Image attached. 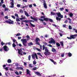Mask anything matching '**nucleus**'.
I'll use <instances>...</instances> for the list:
<instances>
[{
    "instance_id": "e433bc0d",
    "label": "nucleus",
    "mask_w": 77,
    "mask_h": 77,
    "mask_svg": "<svg viewBox=\"0 0 77 77\" xmlns=\"http://www.w3.org/2000/svg\"><path fill=\"white\" fill-rule=\"evenodd\" d=\"M12 46L13 47H16V45L15 44V43H13L12 44Z\"/></svg>"
},
{
    "instance_id": "bf43d9fd",
    "label": "nucleus",
    "mask_w": 77,
    "mask_h": 77,
    "mask_svg": "<svg viewBox=\"0 0 77 77\" xmlns=\"http://www.w3.org/2000/svg\"><path fill=\"white\" fill-rule=\"evenodd\" d=\"M50 60L52 62H54V60L52 59H50Z\"/></svg>"
},
{
    "instance_id": "09e8293b",
    "label": "nucleus",
    "mask_w": 77,
    "mask_h": 77,
    "mask_svg": "<svg viewBox=\"0 0 77 77\" xmlns=\"http://www.w3.org/2000/svg\"><path fill=\"white\" fill-rule=\"evenodd\" d=\"M42 23H43V24H44V25H45H45H46V24H47L46 23L44 22H42Z\"/></svg>"
},
{
    "instance_id": "13d9d810",
    "label": "nucleus",
    "mask_w": 77,
    "mask_h": 77,
    "mask_svg": "<svg viewBox=\"0 0 77 77\" xmlns=\"http://www.w3.org/2000/svg\"><path fill=\"white\" fill-rule=\"evenodd\" d=\"M37 48H36V47H33V49H34V50H36Z\"/></svg>"
},
{
    "instance_id": "f8f14e48",
    "label": "nucleus",
    "mask_w": 77,
    "mask_h": 77,
    "mask_svg": "<svg viewBox=\"0 0 77 77\" xmlns=\"http://www.w3.org/2000/svg\"><path fill=\"white\" fill-rule=\"evenodd\" d=\"M43 4L45 8V9H47V4H46L45 1H43Z\"/></svg>"
},
{
    "instance_id": "79ce46f5",
    "label": "nucleus",
    "mask_w": 77,
    "mask_h": 77,
    "mask_svg": "<svg viewBox=\"0 0 77 77\" xmlns=\"http://www.w3.org/2000/svg\"><path fill=\"white\" fill-rule=\"evenodd\" d=\"M15 74H16V75H19V73L17 71L15 72Z\"/></svg>"
},
{
    "instance_id": "2f4dec72",
    "label": "nucleus",
    "mask_w": 77,
    "mask_h": 77,
    "mask_svg": "<svg viewBox=\"0 0 77 77\" xmlns=\"http://www.w3.org/2000/svg\"><path fill=\"white\" fill-rule=\"evenodd\" d=\"M67 20H69V23H71V19H70L69 18H67Z\"/></svg>"
},
{
    "instance_id": "e2e57ef3",
    "label": "nucleus",
    "mask_w": 77,
    "mask_h": 77,
    "mask_svg": "<svg viewBox=\"0 0 77 77\" xmlns=\"http://www.w3.org/2000/svg\"><path fill=\"white\" fill-rule=\"evenodd\" d=\"M1 15H2L3 16L4 15V13H3V12H1Z\"/></svg>"
},
{
    "instance_id": "a878e982",
    "label": "nucleus",
    "mask_w": 77,
    "mask_h": 77,
    "mask_svg": "<svg viewBox=\"0 0 77 77\" xmlns=\"http://www.w3.org/2000/svg\"><path fill=\"white\" fill-rule=\"evenodd\" d=\"M7 62L8 63H11V62H12V61L11 60V59H9L8 60Z\"/></svg>"
},
{
    "instance_id": "7ed1b4c3",
    "label": "nucleus",
    "mask_w": 77,
    "mask_h": 77,
    "mask_svg": "<svg viewBox=\"0 0 77 77\" xmlns=\"http://www.w3.org/2000/svg\"><path fill=\"white\" fill-rule=\"evenodd\" d=\"M56 15H57V16L58 17H56V20H57L60 21V20H61V18H63V15H61L60 13H56Z\"/></svg>"
},
{
    "instance_id": "2eb2a0df",
    "label": "nucleus",
    "mask_w": 77,
    "mask_h": 77,
    "mask_svg": "<svg viewBox=\"0 0 77 77\" xmlns=\"http://www.w3.org/2000/svg\"><path fill=\"white\" fill-rule=\"evenodd\" d=\"M18 53L19 54H21V53L23 52V51L21 49H18Z\"/></svg>"
},
{
    "instance_id": "774afa93",
    "label": "nucleus",
    "mask_w": 77,
    "mask_h": 77,
    "mask_svg": "<svg viewBox=\"0 0 77 77\" xmlns=\"http://www.w3.org/2000/svg\"><path fill=\"white\" fill-rule=\"evenodd\" d=\"M5 19H8V16H5Z\"/></svg>"
},
{
    "instance_id": "9d476101",
    "label": "nucleus",
    "mask_w": 77,
    "mask_h": 77,
    "mask_svg": "<svg viewBox=\"0 0 77 77\" xmlns=\"http://www.w3.org/2000/svg\"><path fill=\"white\" fill-rule=\"evenodd\" d=\"M14 16L15 17H17V18H16V21L17 22H18V21H20V20L19 19V16H18V15L17 14H14Z\"/></svg>"
},
{
    "instance_id": "a211bd4d",
    "label": "nucleus",
    "mask_w": 77,
    "mask_h": 77,
    "mask_svg": "<svg viewBox=\"0 0 77 77\" xmlns=\"http://www.w3.org/2000/svg\"><path fill=\"white\" fill-rule=\"evenodd\" d=\"M30 71L28 69H26V74H29L30 75H31V74H30Z\"/></svg>"
},
{
    "instance_id": "c85d7f7f",
    "label": "nucleus",
    "mask_w": 77,
    "mask_h": 77,
    "mask_svg": "<svg viewBox=\"0 0 77 77\" xmlns=\"http://www.w3.org/2000/svg\"><path fill=\"white\" fill-rule=\"evenodd\" d=\"M60 45L63 47V42H60Z\"/></svg>"
},
{
    "instance_id": "f03ea898",
    "label": "nucleus",
    "mask_w": 77,
    "mask_h": 77,
    "mask_svg": "<svg viewBox=\"0 0 77 77\" xmlns=\"http://www.w3.org/2000/svg\"><path fill=\"white\" fill-rule=\"evenodd\" d=\"M43 50H44L45 49V52H44V54L45 56H49L50 54H51L50 52H49L48 50L47 49V47H45V45H43Z\"/></svg>"
},
{
    "instance_id": "72a5a7b5",
    "label": "nucleus",
    "mask_w": 77,
    "mask_h": 77,
    "mask_svg": "<svg viewBox=\"0 0 77 77\" xmlns=\"http://www.w3.org/2000/svg\"><path fill=\"white\" fill-rule=\"evenodd\" d=\"M33 64H34V65H36V61L35 60H34L33 61Z\"/></svg>"
},
{
    "instance_id": "8fccbe9b",
    "label": "nucleus",
    "mask_w": 77,
    "mask_h": 77,
    "mask_svg": "<svg viewBox=\"0 0 77 77\" xmlns=\"http://www.w3.org/2000/svg\"><path fill=\"white\" fill-rule=\"evenodd\" d=\"M21 6V5L20 4H17V7L18 8H20Z\"/></svg>"
},
{
    "instance_id": "f3484780",
    "label": "nucleus",
    "mask_w": 77,
    "mask_h": 77,
    "mask_svg": "<svg viewBox=\"0 0 77 77\" xmlns=\"http://www.w3.org/2000/svg\"><path fill=\"white\" fill-rule=\"evenodd\" d=\"M49 21L50 22H53V20L51 19H50L49 18H47V19L46 20V21Z\"/></svg>"
},
{
    "instance_id": "6ab92c4d",
    "label": "nucleus",
    "mask_w": 77,
    "mask_h": 77,
    "mask_svg": "<svg viewBox=\"0 0 77 77\" xmlns=\"http://www.w3.org/2000/svg\"><path fill=\"white\" fill-rule=\"evenodd\" d=\"M36 54H32V58L33 59H35V55Z\"/></svg>"
},
{
    "instance_id": "052dcab7",
    "label": "nucleus",
    "mask_w": 77,
    "mask_h": 77,
    "mask_svg": "<svg viewBox=\"0 0 77 77\" xmlns=\"http://www.w3.org/2000/svg\"><path fill=\"white\" fill-rule=\"evenodd\" d=\"M29 8H32V4H31L29 5Z\"/></svg>"
},
{
    "instance_id": "c756f323",
    "label": "nucleus",
    "mask_w": 77,
    "mask_h": 77,
    "mask_svg": "<svg viewBox=\"0 0 77 77\" xmlns=\"http://www.w3.org/2000/svg\"><path fill=\"white\" fill-rule=\"evenodd\" d=\"M56 45L57 47H60V44H59V43H57L56 44Z\"/></svg>"
},
{
    "instance_id": "5701e85b",
    "label": "nucleus",
    "mask_w": 77,
    "mask_h": 77,
    "mask_svg": "<svg viewBox=\"0 0 77 77\" xmlns=\"http://www.w3.org/2000/svg\"><path fill=\"white\" fill-rule=\"evenodd\" d=\"M19 19H20V20H25V19H26V17H21V18H19Z\"/></svg>"
},
{
    "instance_id": "b1692460",
    "label": "nucleus",
    "mask_w": 77,
    "mask_h": 77,
    "mask_svg": "<svg viewBox=\"0 0 77 77\" xmlns=\"http://www.w3.org/2000/svg\"><path fill=\"white\" fill-rule=\"evenodd\" d=\"M69 15L70 17H71V18H72V17H73V14L72 13H71L69 14Z\"/></svg>"
},
{
    "instance_id": "5fc2aeb1",
    "label": "nucleus",
    "mask_w": 77,
    "mask_h": 77,
    "mask_svg": "<svg viewBox=\"0 0 77 77\" xmlns=\"http://www.w3.org/2000/svg\"><path fill=\"white\" fill-rule=\"evenodd\" d=\"M1 2V3L3 4V3H4V2H3L4 0H0Z\"/></svg>"
},
{
    "instance_id": "423d86ee",
    "label": "nucleus",
    "mask_w": 77,
    "mask_h": 77,
    "mask_svg": "<svg viewBox=\"0 0 77 77\" xmlns=\"http://www.w3.org/2000/svg\"><path fill=\"white\" fill-rule=\"evenodd\" d=\"M21 22H24L26 23H29L30 24L32 22L33 23L34 22V21L33 20H21Z\"/></svg>"
},
{
    "instance_id": "4c0bfd02",
    "label": "nucleus",
    "mask_w": 77,
    "mask_h": 77,
    "mask_svg": "<svg viewBox=\"0 0 77 77\" xmlns=\"http://www.w3.org/2000/svg\"><path fill=\"white\" fill-rule=\"evenodd\" d=\"M69 29H70V30H71L72 29V27L71 26H69Z\"/></svg>"
},
{
    "instance_id": "338daca9",
    "label": "nucleus",
    "mask_w": 77,
    "mask_h": 77,
    "mask_svg": "<svg viewBox=\"0 0 77 77\" xmlns=\"http://www.w3.org/2000/svg\"><path fill=\"white\" fill-rule=\"evenodd\" d=\"M68 23V20H66L65 21H64L65 23Z\"/></svg>"
},
{
    "instance_id": "a19ab883",
    "label": "nucleus",
    "mask_w": 77,
    "mask_h": 77,
    "mask_svg": "<svg viewBox=\"0 0 77 77\" xmlns=\"http://www.w3.org/2000/svg\"><path fill=\"white\" fill-rule=\"evenodd\" d=\"M38 51H39L40 52H41V50H40V49L37 48L36 49Z\"/></svg>"
},
{
    "instance_id": "412c9836",
    "label": "nucleus",
    "mask_w": 77,
    "mask_h": 77,
    "mask_svg": "<svg viewBox=\"0 0 77 77\" xmlns=\"http://www.w3.org/2000/svg\"><path fill=\"white\" fill-rule=\"evenodd\" d=\"M51 51L52 52H56V50L53 48H52Z\"/></svg>"
},
{
    "instance_id": "0eeeda50",
    "label": "nucleus",
    "mask_w": 77,
    "mask_h": 77,
    "mask_svg": "<svg viewBox=\"0 0 77 77\" xmlns=\"http://www.w3.org/2000/svg\"><path fill=\"white\" fill-rule=\"evenodd\" d=\"M35 41L36 43V44L38 45H40V43L38 42V41H41V40L39 39V38H36Z\"/></svg>"
},
{
    "instance_id": "6e6d98bb",
    "label": "nucleus",
    "mask_w": 77,
    "mask_h": 77,
    "mask_svg": "<svg viewBox=\"0 0 77 77\" xmlns=\"http://www.w3.org/2000/svg\"><path fill=\"white\" fill-rule=\"evenodd\" d=\"M2 7L3 8H6V5L5 4H3L2 5Z\"/></svg>"
},
{
    "instance_id": "39448f33",
    "label": "nucleus",
    "mask_w": 77,
    "mask_h": 77,
    "mask_svg": "<svg viewBox=\"0 0 77 77\" xmlns=\"http://www.w3.org/2000/svg\"><path fill=\"white\" fill-rule=\"evenodd\" d=\"M5 22L10 24H14V21L11 20V19H8V20L5 21Z\"/></svg>"
},
{
    "instance_id": "7c9ffc66",
    "label": "nucleus",
    "mask_w": 77,
    "mask_h": 77,
    "mask_svg": "<svg viewBox=\"0 0 77 77\" xmlns=\"http://www.w3.org/2000/svg\"><path fill=\"white\" fill-rule=\"evenodd\" d=\"M37 69V67H35L34 68H32V70H33L34 71H35V70H36Z\"/></svg>"
},
{
    "instance_id": "4468645a",
    "label": "nucleus",
    "mask_w": 77,
    "mask_h": 77,
    "mask_svg": "<svg viewBox=\"0 0 77 77\" xmlns=\"http://www.w3.org/2000/svg\"><path fill=\"white\" fill-rule=\"evenodd\" d=\"M41 18H43L44 21H46L47 19V18H45V16H41Z\"/></svg>"
},
{
    "instance_id": "864d4df0",
    "label": "nucleus",
    "mask_w": 77,
    "mask_h": 77,
    "mask_svg": "<svg viewBox=\"0 0 77 77\" xmlns=\"http://www.w3.org/2000/svg\"><path fill=\"white\" fill-rule=\"evenodd\" d=\"M1 44L2 45H3L5 44V43H3V42H2L1 43Z\"/></svg>"
},
{
    "instance_id": "49530a36",
    "label": "nucleus",
    "mask_w": 77,
    "mask_h": 77,
    "mask_svg": "<svg viewBox=\"0 0 77 77\" xmlns=\"http://www.w3.org/2000/svg\"><path fill=\"white\" fill-rule=\"evenodd\" d=\"M35 58L36 59H38V56H37V54H36L35 55Z\"/></svg>"
},
{
    "instance_id": "a18cd8bd",
    "label": "nucleus",
    "mask_w": 77,
    "mask_h": 77,
    "mask_svg": "<svg viewBox=\"0 0 77 77\" xmlns=\"http://www.w3.org/2000/svg\"><path fill=\"white\" fill-rule=\"evenodd\" d=\"M11 17H12V18H13V19H16L15 17V16L14 15L12 16Z\"/></svg>"
},
{
    "instance_id": "4be33fe9",
    "label": "nucleus",
    "mask_w": 77,
    "mask_h": 77,
    "mask_svg": "<svg viewBox=\"0 0 77 77\" xmlns=\"http://www.w3.org/2000/svg\"><path fill=\"white\" fill-rule=\"evenodd\" d=\"M51 15H56V13H54L53 12H51Z\"/></svg>"
},
{
    "instance_id": "dca6fc26",
    "label": "nucleus",
    "mask_w": 77,
    "mask_h": 77,
    "mask_svg": "<svg viewBox=\"0 0 77 77\" xmlns=\"http://www.w3.org/2000/svg\"><path fill=\"white\" fill-rule=\"evenodd\" d=\"M35 74L38 76H41V74H40L38 72H35Z\"/></svg>"
},
{
    "instance_id": "f704fd0d",
    "label": "nucleus",
    "mask_w": 77,
    "mask_h": 77,
    "mask_svg": "<svg viewBox=\"0 0 77 77\" xmlns=\"http://www.w3.org/2000/svg\"><path fill=\"white\" fill-rule=\"evenodd\" d=\"M12 39L13 40V43H15V42H16L17 41L16 40H15V39Z\"/></svg>"
},
{
    "instance_id": "c03bdc74",
    "label": "nucleus",
    "mask_w": 77,
    "mask_h": 77,
    "mask_svg": "<svg viewBox=\"0 0 77 77\" xmlns=\"http://www.w3.org/2000/svg\"><path fill=\"white\" fill-rule=\"evenodd\" d=\"M47 46L50 47H53V46L51 44H49L48 45H47Z\"/></svg>"
},
{
    "instance_id": "603ef678",
    "label": "nucleus",
    "mask_w": 77,
    "mask_h": 77,
    "mask_svg": "<svg viewBox=\"0 0 77 77\" xmlns=\"http://www.w3.org/2000/svg\"><path fill=\"white\" fill-rule=\"evenodd\" d=\"M9 10V8H5V11H8Z\"/></svg>"
},
{
    "instance_id": "393cba45",
    "label": "nucleus",
    "mask_w": 77,
    "mask_h": 77,
    "mask_svg": "<svg viewBox=\"0 0 77 77\" xmlns=\"http://www.w3.org/2000/svg\"><path fill=\"white\" fill-rule=\"evenodd\" d=\"M33 43L31 42L28 43V46H31V45H33Z\"/></svg>"
},
{
    "instance_id": "ea45409f",
    "label": "nucleus",
    "mask_w": 77,
    "mask_h": 77,
    "mask_svg": "<svg viewBox=\"0 0 77 77\" xmlns=\"http://www.w3.org/2000/svg\"><path fill=\"white\" fill-rule=\"evenodd\" d=\"M60 10L61 11H63V10L64 9V8H60Z\"/></svg>"
},
{
    "instance_id": "58836bf2",
    "label": "nucleus",
    "mask_w": 77,
    "mask_h": 77,
    "mask_svg": "<svg viewBox=\"0 0 77 77\" xmlns=\"http://www.w3.org/2000/svg\"><path fill=\"white\" fill-rule=\"evenodd\" d=\"M31 58V56L29 55L28 56V60H30V58Z\"/></svg>"
},
{
    "instance_id": "cd10ccee",
    "label": "nucleus",
    "mask_w": 77,
    "mask_h": 77,
    "mask_svg": "<svg viewBox=\"0 0 77 77\" xmlns=\"http://www.w3.org/2000/svg\"><path fill=\"white\" fill-rule=\"evenodd\" d=\"M68 55L69 57H71V56H72V54L70 52L68 53Z\"/></svg>"
},
{
    "instance_id": "69168bd1",
    "label": "nucleus",
    "mask_w": 77,
    "mask_h": 77,
    "mask_svg": "<svg viewBox=\"0 0 77 77\" xmlns=\"http://www.w3.org/2000/svg\"><path fill=\"white\" fill-rule=\"evenodd\" d=\"M59 34L60 35V36H62L63 35L62 34V33H59Z\"/></svg>"
},
{
    "instance_id": "0e129e2a",
    "label": "nucleus",
    "mask_w": 77,
    "mask_h": 77,
    "mask_svg": "<svg viewBox=\"0 0 77 77\" xmlns=\"http://www.w3.org/2000/svg\"><path fill=\"white\" fill-rule=\"evenodd\" d=\"M24 66H26V65H27V63L25 62H24Z\"/></svg>"
},
{
    "instance_id": "4d7b16f0",
    "label": "nucleus",
    "mask_w": 77,
    "mask_h": 77,
    "mask_svg": "<svg viewBox=\"0 0 77 77\" xmlns=\"http://www.w3.org/2000/svg\"><path fill=\"white\" fill-rule=\"evenodd\" d=\"M63 62V61H62V60H60L59 63H60V64H61Z\"/></svg>"
},
{
    "instance_id": "aec40b11",
    "label": "nucleus",
    "mask_w": 77,
    "mask_h": 77,
    "mask_svg": "<svg viewBox=\"0 0 77 77\" xmlns=\"http://www.w3.org/2000/svg\"><path fill=\"white\" fill-rule=\"evenodd\" d=\"M26 17H29V15L28 14V13L27 12V11H24Z\"/></svg>"
},
{
    "instance_id": "473e14b6",
    "label": "nucleus",
    "mask_w": 77,
    "mask_h": 77,
    "mask_svg": "<svg viewBox=\"0 0 77 77\" xmlns=\"http://www.w3.org/2000/svg\"><path fill=\"white\" fill-rule=\"evenodd\" d=\"M30 24L31 25L32 27H35V25L32 24V23H30Z\"/></svg>"
},
{
    "instance_id": "9b49d317",
    "label": "nucleus",
    "mask_w": 77,
    "mask_h": 77,
    "mask_svg": "<svg viewBox=\"0 0 77 77\" xmlns=\"http://www.w3.org/2000/svg\"><path fill=\"white\" fill-rule=\"evenodd\" d=\"M10 1H12L11 2V5L10 6V8H14V0H10Z\"/></svg>"
},
{
    "instance_id": "bb28decb",
    "label": "nucleus",
    "mask_w": 77,
    "mask_h": 77,
    "mask_svg": "<svg viewBox=\"0 0 77 77\" xmlns=\"http://www.w3.org/2000/svg\"><path fill=\"white\" fill-rule=\"evenodd\" d=\"M33 20L35 21H36L37 22L38 21V19L37 18H33Z\"/></svg>"
},
{
    "instance_id": "f257e3e1",
    "label": "nucleus",
    "mask_w": 77,
    "mask_h": 77,
    "mask_svg": "<svg viewBox=\"0 0 77 77\" xmlns=\"http://www.w3.org/2000/svg\"><path fill=\"white\" fill-rule=\"evenodd\" d=\"M27 39H21V41L22 42L23 45L24 47L27 46V41H29L30 40V36L29 35H27L26 36Z\"/></svg>"
},
{
    "instance_id": "20e7f679",
    "label": "nucleus",
    "mask_w": 77,
    "mask_h": 77,
    "mask_svg": "<svg viewBox=\"0 0 77 77\" xmlns=\"http://www.w3.org/2000/svg\"><path fill=\"white\" fill-rule=\"evenodd\" d=\"M76 36H77V34H74V35H72L71 34L70 36V37H67V38L68 39H75L76 38Z\"/></svg>"
},
{
    "instance_id": "3c124183",
    "label": "nucleus",
    "mask_w": 77,
    "mask_h": 77,
    "mask_svg": "<svg viewBox=\"0 0 77 77\" xmlns=\"http://www.w3.org/2000/svg\"><path fill=\"white\" fill-rule=\"evenodd\" d=\"M20 13H23V11L22 9H20Z\"/></svg>"
},
{
    "instance_id": "680f3d73",
    "label": "nucleus",
    "mask_w": 77,
    "mask_h": 77,
    "mask_svg": "<svg viewBox=\"0 0 77 77\" xmlns=\"http://www.w3.org/2000/svg\"><path fill=\"white\" fill-rule=\"evenodd\" d=\"M16 66L17 67L18 66H19V64L18 63H17L15 64Z\"/></svg>"
},
{
    "instance_id": "de8ad7c7",
    "label": "nucleus",
    "mask_w": 77,
    "mask_h": 77,
    "mask_svg": "<svg viewBox=\"0 0 77 77\" xmlns=\"http://www.w3.org/2000/svg\"><path fill=\"white\" fill-rule=\"evenodd\" d=\"M39 20H40V21H42V22H43V21H44V19L43 20L42 19H39Z\"/></svg>"
},
{
    "instance_id": "c9c22d12",
    "label": "nucleus",
    "mask_w": 77,
    "mask_h": 77,
    "mask_svg": "<svg viewBox=\"0 0 77 77\" xmlns=\"http://www.w3.org/2000/svg\"><path fill=\"white\" fill-rule=\"evenodd\" d=\"M21 35V34L20 33H18L16 34V36H20Z\"/></svg>"
},
{
    "instance_id": "6e6552de",
    "label": "nucleus",
    "mask_w": 77,
    "mask_h": 77,
    "mask_svg": "<svg viewBox=\"0 0 77 77\" xmlns=\"http://www.w3.org/2000/svg\"><path fill=\"white\" fill-rule=\"evenodd\" d=\"M4 50L5 51H8L9 49V48L8 47V46H6V45H5V46H4L3 47Z\"/></svg>"
},
{
    "instance_id": "ddd939ff",
    "label": "nucleus",
    "mask_w": 77,
    "mask_h": 77,
    "mask_svg": "<svg viewBox=\"0 0 77 77\" xmlns=\"http://www.w3.org/2000/svg\"><path fill=\"white\" fill-rule=\"evenodd\" d=\"M16 69H17L18 70H19L20 69V70H23V68L22 67H19L18 66L16 67Z\"/></svg>"
},
{
    "instance_id": "1a4fd4ad",
    "label": "nucleus",
    "mask_w": 77,
    "mask_h": 77,
    "mask_svg": "<svg viewBox=\"0 0 77 77\" xmlns=\"http://www.w3.org/2000/svg\"><path fill=\"white\" fill-rule=\"evenodd\" d=\"M49 44H52L53 43L54 44H55L56 42L54 40V39L53 38H51V41L49 42Z\"/></svg>"
},
{
    "instance_id": "37998d69",
    "label": "nucleus",
    "mask_w": 77,
    "mask_h": 77,
    "mask_svg": "<svg viewBox=\"0 0 77 77\" xmlns=\"http://www.w3.org/2000/svg\"><path fill=\"white\" fill-rule=\"evenodd\" d=\"M29 66L30 68H32L33 67V66H32V64H29Z\"/></svg>"
}]
</instances>
